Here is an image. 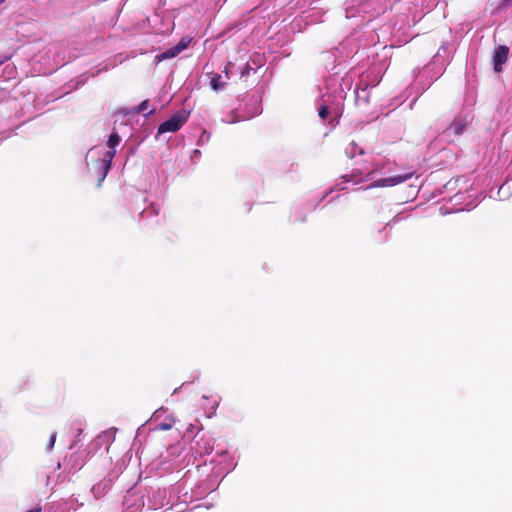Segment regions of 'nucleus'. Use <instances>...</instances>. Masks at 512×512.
<instances>
[{"label":"nucleus","mask_w":512,"mask_h":512,"mask_svg":"<svg viewBox=\"0 0 512 512\" xmlns=\"http://www.w3.org/2000/svg\"><path fill=\"white\" fill-rule=\"evenodd\" d=\"M189 114L186 111H179L173 114L168 120L158 127V134L166 132H177L187 122Z\"/></svg>","instance_id":"f257e3e1"},{"label":"nucleus","mask_w":512,"mask_h":512,"mask_svg":"<svg viewBox=\"0 0 512 512\" xmlns=\"http://www.w3.org/2000/svg\"><path fill=\"white\" fill-rule=\"evenodd\" d=\"M116 151L115 149H110L107 151L102 159H99L96 162L97 166V180H98V186L101 185L102 181L107 176L110 168H111V162L113 158L115 157Z\"/></svg>","instance_id":"f03ea898"},{"label":"nucleus","mask_w":512,"mask_h":512,"mask_svg":"<svg viewBox=\"0 0 512 512\" xmlns=\"http://www.w3.org/2000/svg\"><path fill=\"white\" fill-rule=\"evenodd\" d=\"M509 55V47L506 45H498L494 49L493 53V69L496 73H500L502 71L503 64L506 63Z\"/></svg>","instance_id":"7ed1b4c3"},{"label":"nucleus","mask_w":512,"mask_h":512,"mask_svg":"<svg viewBox=\"0 0 512 512\" xmlns=\"http://www.w3.org/2000/svg\"><path fill=\"white\" fill-rule=\"evenodd\" d=\"M413 175V172L407 173L404 175H396L388 178H382L377 180L374 184L371 185V187H389V186H395L397 184H400L402 182H405L409 178H411Z\"/></svg>","instance_id":"20e7f679"},{"label":"nucleus","mask_w":512,"mask_h":512,"mask_svg":"<svg viewBox=\"0 0 512 512\" xmlns=\"http://www.w3.org/2000/svg\"><path fill=\"white\" fill-rule=\"evenodd\" d=\"M466 127V123L461 119H455L449 126L450 130L454 135H461Z\"/></svg>","instance_id":"39448f33"},{"label":"nucleus","mask_w":512,"mask_h":512,"mask_svg":"<svg viewBox=\"0 0 512 512\" xmlns=\"http://www.w3.org/2000/svg\"><path fill=\"white\" fill-rule=\"evenodd\" d=\"M225 85V82L222 81V76L220 74H213L210 78V86L213 90L218 91L222 89Z\"/></svg>","instance_id":"423d86ee"},{"label":"nucleus","mask_w":512,"mask_h":512,"mask_svg":"<svg viewBox=\"0 0 512 512\" xmlns=\"http://www.w3.org/2000/svg\"><path fill=\"white\" fill-rule=\"evenodd\" d=\"M175 424V420L173 418H167L163 422L157 424L156 430L165 431L170 430Z\"/></svg>","instance_id":"0eeeda50"},{"label":"nucleus","mask_w":512,"mask_h":512,"mask_svg":"<svg viewBox=\"0 0 512 512\" xmlns=\"http://www.w3.org/2000/svg\"><path fill=\"white\" fill-rule=\"evenodd\" d=\"M179 53H180V52H179V49H178V48H176V46H174V47H172V48H170V49L166 50L165 52H163V53L159 56V58H160L161 60H163V59H170V58H173V57L177 56Z\"/></svg>","instance_id":"6e6552de"},{"label":"nucleus","mask_w":512,"mask_h":512,"mask_svg":"<svg viewBox=\"0 0 512 512\" xmlns=\"http://www.w3.org/2000/svg\"><path fill=\"white\" fill-rule=\"evenodd\" d=\"M120 136L117 132H112L109 136L108 147L110 149H115V147L120 143Z\"/></svg>","instance_id":"1a4fd4ad"},{"label":"nucleus","mask_w":512,"mask_h":512,"mask_svg":"<svg viewBox=\"0 0 512 512\" xmlns=\"http://www.w3.org/2000/svg\"><path fill=\"white\" fill-rule=\"evenodd\" d=\"M148 107H149V101L148 100H144L135 109V112L136 113H145V111L148 109Z\"/></svg>","instance_id":"9d476101"},{"label":"nucleus","mask_w":512,"mask_h":512,"mask_svg":"<svg viewBox=\"0 0 512 512\" xmlns=\"http://www.w3.org/2000/svg\"><path fill=\"white\" fill-rule=\"evenodd\" d=\"M329 114V109L327 106H321L318 111V115L321 119L325 120Z\"/></svg>","instance_id":"9b49d317"},{"label":"nucleus","mask_w":512,"mask_h":512,"mask_svg":"<svg viewBox=\"0 0 512 512\" xmlns=\"http://www.w3.org/2000/svg\"><path fill=\"white\" fill-rule=\"evenodd\" d=\"M189 41H186L185 39H182L177 45L176 48L179 49V52L183 51L188 47Z\"/></svg>","instance_id":"f8f14e48"},{"label":"nucleus","mask_w":512,"mask_h":512,"mask_svg":"<svg viewBox=\"0 0 512 512\" xmlns=\"http://www.w3.org/2000/svg\"><path fill=\"white\" fill-rule=\"evenodd\" d=\"M56 441V434H52L49 440L48 449L51 450L54 447Z\"/></svg>","instance_id":"ddd939ff"},{"label":"nucleus","mask_w":512,"mask_h":512,"mask_svg":"<svg viewBox=\"0 0 512 512\" xmlns=\"http://www.w3.org/2000/svg\"><path fill=\"white\" fill-rule=\"evenodd\" d=\"M27 512H41V508L40 507H35L33 509L28 510Z\"/></svg>","instance_id":"4468645a"},{"label":"nucleus","mask_w":512,"mask_h":512,"mask_svg":"<svg viewBox=\"0 0 512 512\" xmlns=\"http://www.w3.org/2000/svg\"><path fill=\"white\" fill-rule=\"evenodd\" d=\"M154 113V109L150 110L147 114H152Z\"/></svg>","instance_id":"2eb2a0df"},{"label":"nucleus","mask_w":512,"mask_h":512,"mask_svg":"<svg viewBox=\"0 0 512 512\" xmlns=\"http://www.w3.org/2000/svg\"><path fill=\"white\" fill-rule=\"evenodd\" d=\"M4 2H5V0H0V4H2V3H4Z\"/></svg>","instance_id":"dca6fc26"}]
</instances>
